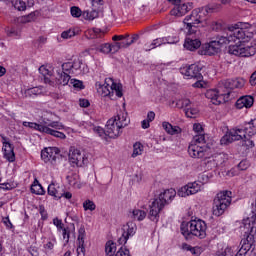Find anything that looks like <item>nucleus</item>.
Listing matches in <instances>:
<instances>
[{
	"mask_svg": "<svg viewBox=\"0 0 256 256\" xmlns=\"http://www.w3.org/2000/svg\"><path fill=\"white\" fill-rule=\"evenodd\" d=\"M187 51H197L201 47V34L197 36L195 33H186V39L183 44Z\"/></svg>",
	"mask_w": 256,
	"mask_h": 256,
	"instance_id": "obj_17",
	"label": "nucleus"
},
{
	"mask_svg": "<svg viewBox=\"0 0 256 256\" xmlns=\"http://www.w3.org/2000/svg\"><path fill=\"white\" fill-rule=\"evenodd\" d=\"M39 73H41V75H43L45 83H48L49 85H53L51 78H49V77H51V72L49 71V69H47V67L41 66L39 68Z\"/></svg>",
	"mask_w": 256,
	"mask_h": 256,
	"instance_id": "obj_36",
	"label": "nucleus"
},
{
	"mask_svg": "<svg viewBox=\"0 0 256 256\" xmlns=\"http://www.w3.org/2000/svg\"><path fill=\"white\" fill-rule=\"evenodd\" d=\"M94 133H96V135H98V137H100V139H107L108 134H107V128H105V130L103 128H101V126H95L92 128Z\"/></svg>",
	"mask_w": 256,
	"mask_h": 256,
	"instance_id": "obj_40",
	"label": "nucleus"
},
{
	"mask_svg": "<svg viewBox=\"0 0 256 256\" xmlns=\"http://www.w3.org/2000/svg\"><path fill=\"white\" fill-rule=\"evenodd\" d=\"M248 167L249 162H247V160H243L238 164L237 169H239L240 171H245Z\"/></svg>",
	"mask_w": 256,
	"mask_h": 256,
	"instance_id": "obj_59",
	"label": "nucleus"
},
{
	"mask_svg": "<svg viewBox=\"0 0 256 256\" xmlns=\"http://www.w3.org/2000/svg\"><path fill=\"white\" fill-rule=\"evenodd\" d=\"M183 23L185 33H189L190 35L195 33L197 36L201 35L199 28L204 26L201 10H193L190 15L184 18Z\"/></svg>",
	"mask_w": 256,
	"mask_h": 256,
	"instance_id": "obj_9",
	"label": "nucleus"
},
{
	"mask_svg": "<svg viewBox=\"0 0 256 256\" xmlns=\"http://www.w3.org/2000/svg\"><path fill=\"white\" fill-rule=\"evenodd\" d=\"M164 39V45H175V43H179V38L173 37V36H168V37H163Z\"/></svg>",
	"mask_w": 256,
	"mask_h": 256,
	"instance_id": "obj_51",
	"label": "nucleus"
},
{
	"mask_svg": "<svg viewBox=\"0 0 256 256\" xmlns=\"http://www.w3.org/2000/svg\"><path fill=\"white\" fill-rule=\"evenodd\" d=\"M69 87H74V89H84L83 82L77 79H70Z\"/></svg>",
	"mask_w": 256,
	"mask_h": 256,
	"instance_id": "obj_48",
	"label": "nucleus"
},
{
	"mask_svg": "<svg viewBox=\"0 0 256 256\" xmlns=\"http://www.w3.org/2000/svg\"><path fill=\"white\" fill-rule=\"evenodd\" d=\"M99 33H101V29L99 28L88 29L86 31V37H88V39H95L96 37H99Z\"/></svg>",
	"mask_w": 256,
	"mask_h": 256,
	"instance_id": "obj_43",
	"label": "nucleus"
},
{
	"mask_svg": "<svg viewBox=\"0 0 256 256\" xmlns=\"http://www.w3.org/2000/svg\"><path fill=\"white\" fill-rule=\"evenodd\" d=\"M231 195V191H222L216 195L212 207V213L215 217H221L227 211V207L231 205Z\"/></svg>",
	"mask_w": 256,
	"mask_h": 256,
	"instance_id": "obj_10",
	"label": "nucleus"
},
{
	"mask_svg": "<svg viewBox=\"0 0 256 256\" xmlns=\"http://www.w3.org/2000/svg\"><path fill=\"white\" fill-rule=\"evenodd\" d=\"M144 147L143 144L140 142H136L133 145V152H132V157H139V155H143Z\"/></svg>",
	"mask_w": 256,
	"mask_h": 256,
	"instance_id": "obj_39",
	"label": "nucleus"
},
{
	"mask_svg": "<svg viewBox=\"0 0 256 256\" xmlns=\"http://www.w3.org/2000/svg\"><path fill=\"white\" fill-rule=\"evenodd\" d=\"M185 115L186 117H189L190 119H195V117H197V115H199V108L193 106H190L189 108H186L185 111Z\"/></svg>",
	"mask_w": 256,
	"mask_h": 256,
	"instance_id": "obj_38",
	"label": "nucleus"
},
{
	"mask_svg": "<svg viewBox=\"0 0 256 256\" xmlns=\"http://www.w3.org/2000/svg\"><path fill=\"white\" fill-rule=\"evenodd\" d=\"M180 231L184 237L193 235L194 237H198V239H205L207 237V223L201 219L182 222Z\"/></svg>",
	"mask_w": 256,
	"mask_h": 256,
	"instance_id": "obj_7",
	"label": "nucleus"
},
{
	"mask_svg": "<svg viewBox=\"0 0 256 256\" xmlns=\"http://www.w3.org/2000/svg\"><path fill=\"white\" fill-rule=\"evenodd\" d=\"M185 103V99L172 100L170 102V107H177V109H183Z\"/></svg>",
	"mask_w": 256,
	"mask_h": 256,
	"instance_id": "obj_50",
	"label": "nucleus"
},
{
	"mask_svg": "<svg viewBox=\"0 0 256 256\" xmlns=\"http://www.w3.org/2000/svg\"><path fill=\"white\" fill-rule=\"evenodd\" d=\"M242 147H245L246 149H253V147H255V142H253L251 138H247V136H245L242 142Z\"/></svg>",
	"mask_w": 256,
	"mask_h": 256,
	"instance_id": "obj_49",
	"label": "nucleus"
},
{
	"mask_svg": "<svg viewBox=\"0 0 256 256\" xmlns=\"http://www.w3.org/2000/svg\"><path fill=\"white\" fill-rule=\"evenodd\" d=\"M115 256H131L129 249L121 247L115 254Z\"/></svg>",
	"mask_w": 256,
	"mask_h": 256,
	"instance_id": "obj_54",
	"label": "nucleus"
},
{
	"mask_svg": "<svg viewBox=\"0 0 256 256\" xmlns=\"http://www.w3.org/2000/svg\"><path fill=\"white\" fill-rule=\"evenodd\" d=\"M43 87L38 86V87H32L28 88L24 91L25 97H31L32 99H35V97H39V95H43Z\"/></svg>",
	"mask_w": 256,
	"mask_h": 256,
	"instance_id": "obj_31",
	"label": "nucleus"
},
{
	"mask_svg": "<svg viewBox=\"0 0 256 256\" xmlns=\"http://www.w3.org/2000/svg\"><path fill=\"white\" fill-rule=\"evenodd\" d=\"M245 137H247L245 126H237L227 132L221 138L220 143L221 145H229V143H233V141H241V139H244Z\"/></svg>",
	"mask_w": 256,
	"mask_h": 256,
	"instance_id": "obj_11",
	"label": "nucleus"
},
{
	"mask_svg": "<svg viewBox=\"0 0 256 256\" xmlns=\"http://www.w3.org/2000/svg\"><path fill=\"white\" fill-rule=\"evenodd\" d=\"M53 224L55 227H57L58 231H61L63 228V221H61L59 218H54L53 219Z\"/></svg>",
	"mask_w": 256,
	"mask_h": 256,
	"instance_id": "obj_60",
	"label": "nucleus"
},
{
	"mask_svg": "<svg viewBox=\"0 0 256 256\" xmlns=\"http://www.w3.org/2000/svg\"><path fill=\"white\" fill-rule=\"evenodd\" d=\"M191 3H179L171 10V15L174 17H183L184 15H187V12L191 11L192 8Z\"/></svg>",
	"mask_w": 256,
	"mask_h": 256,
	"instance_id": "obj_22",
	"label": "nucleus"
},
{
	"mask_svg": "<svg viewBox=\"0 0 256 256\" xmlns=\"http://www.w3.org/2000/svg\"><path fill=\"white\" fill-rule=\"evenodd\" d=\"M75 35V29H68L62 32L61 37L62 39H71L72 37H75Z\"/></svg>",
	"mask_w": 256,
	"mask_h": 256,
	"instance_id": "obj_52",
	"label": "nucleus"
},
{
	"mask_svg": "<svg viewBox=\"0 0 256 256\" xmlns=\"http://www.w3.org/2000/svg\"><path fill=\"white\" fill-rule=\"evenodd\" d=\"M205 143V133L202 134H196L190 144L194 145H203Z\"/></svg>",
	"mask_w": 256,
	"mask_h": 256,
	"instance_id": "obj_42",
	"label": "nucleus"
},
{
	"mask_svg": "<svg viewBox=\"0 0 256 256\" xmlns=\"http://www.w3.org/2000/svg\"><path fill=\"white\" fill-rule=\"evenodd\" d=\"M121 237L118 239L119 245H125L130 237L137 233V224L135 222H128L121 228Z\"/></svg>",
	"mask_w": 256,
	"mask_h": 256,
	"instance_id": "obj_15",
	"label": "nucleus"
},
{
	"mask_svg": "<svg viewBox=\"0 0 256 256\" xmlns=\"http://www.w3.org/2000/svg\"><path fill=\"white\" fill-rule=\"evenodd\" d=\"M59 153L60 151L57 147L44 148L41 151V159L44 161V163H47V165H57L60 158Z\"/></svg>",
	"mask_w": 256,
	"mask_h": 256,
	"instance_id": "obj_13",
	"label": "nucleus"
},
{
	"mask_svg": "<svg viewBox=\"0 0 256 256\" xmlns=\"http://www.w3.org/2000/svg\"><path fill=\"white\" fill-rule=\"evenodd\" d=\"M116 251H117V244H115V242H113L111 240L106 242L105 252H106L107 256H113Z\"/></svg>",
	"mask_w": 256,
	"mask_h": 256,
	"instance_id": "obj_35",
	"label": "nucleus"
},
{
	"mask_svg": "<svg viewBox=\"0 0 256 256\" xmlns=\"http://www.w3.org/2000/svg\"><path fill=\"white\" fill-rule=\"evenodd\" d=\"M95 49L96 51L103 53V55H115V53H119V45L115 43H104Z\"/></svg>",
	"mask_w": 256,
	"mask_h": 256,
	"instance_id": "obj_23",
	"label": "nucleus"
},
{
	"mask_svg": "<svg viewBox=\"0 0 256 256\" xmlns=\"http://www.w3.org/2000/svg\"><path fill=\"white\" fill-rule=\"evenodd\" d=\"M85 239H87V232L85 231V226H80L78 229L76 249L78 256H85Z\"/></svg>",
	"mask_w": 256,
	"mask_h": 256,
	"instance_id": "obj_21",
	"label": "nucleus"
},
{
	"mask_svg": "<svg viewBox=\"0 0 256 256\" xmlns=\"http://www.w3.org/2000/svg\"><path fill=\"white\" fill-rule=\"evenodd\" d=\"M68 159L72 167H83V165H85V154H82L81 150H70Z\"/></svg>",
	"mask_w": 256,
	"mask_h": 256,
	"instance_id": "obj_19",
	"label": "nucleus"
},
{
	"mask_svg": "<svg viewBox=\"0 0 256 256\" xmlns=\"http://www.w3.org/2000/svg\"><path fill=\"white\" fill-rule=\"evenodd\" d=\"M31 193H34V195H45V190L41 184H34L31 186Z\"/></svg>",
	"mask_w": 256,
	"mask_h": 256,
	"instance_id": "obj_45",
	"label": "nucleus"
},
{
	"mask_svg": "<svg viewBox=\"0 0 256 256\" xmlns=\"http://www.w3.org/2000/svg\"><path fill=\"white\" fill-rule=\"evenodd\" d=\"M182 249L183 251H189V253H191V255H194V256H200L203 251H205V249L201 246H191L187 243H183L182 244Z\"/></svg>",
	"mask_w": 256,
	"mask_h": 256,
	"instance_id": "obj_30",
	"label": "nucleus"
},
{
	"mask_svg": "<svg viewBox=\"0 0 256 256\" xmlns=\"http://www.w3.org/2000/svg\"><path fill=\"white\" fill-rule=\"evenodd\" d=\"M13 6L17 11H25L27 9V4H25V1L23 0H15Z\"/></svg>",
	"mask_w": 256,
	"mask_h": 256,
	"instance_id": "obj_46",
	"label": "nucleus"
},
{
	"mask_svg": "<svg viewBox=\"0 0 256 256\" xmlns=\"http://www.w3.org/2000/svg\"><path fill=\"white\" fill-rule=\"evenodd\" d=\"M111 119H116V123L122 128L127 127L130 122L129 117L127 116V112L125 110L118 111L117 115Z\"/></svg>",
	"mask_w": 256,
	"mask_h": 256,
	"instance_id": "obj_27",
	"label": "nucleus"
},
{
	"mask_svg": "<svg viewBox=\"0 0 256 256\" xmlns=\"http://www.w3.org/2000/svg\"><path fill=\"white\" fill-rule=\"evenodd\" d=\"M245 132L249 137L256 135V118L244 124Z\"/></svg>",
	"mask_w": 256,
	"mask_h": 256,
	"instance_id": "obj_32",
	"label": "nucleus"
},
{
	"mask_svg": "<svg viewBox=\"0 0 256 256\" xmlns=\"http://www.w3.org/2000/svg\"><path fill=\"white\" fill-rule=\"evenodd\" d=\"M87 73H89V66L79 58L64 62L61 68L56 70V85L65 87L69 85L71 75H87Z\"/></svg>",
	"mask_w": 256,
	"mask_h": 256,
	"instance_id": "obj_4",
	"label": "nucleus"
},
{
	"mask_svg": "<svg viewBox=\"0 0 256 256\" xmlns=\"http://www.w3.org/2000/svg\"><path fill=\"white\" fill-rule=\"evenodd\" d=\"M60 199H66L67 201H71V199H73V193L65 191V189L63 188L62 193L60 194Z\"/></svg>",
	"mask_w": 256,
	"mask_h": 256,
	"instance_id": "obj_53",
	"label": "nucleus"
},
{
	"mask_svg": "<svg viewBox=\"0 0 256 256\" xmlns=\"http://www.w3.org/2000/svg\"><path fill=\"white\" fill-rule=\"evenodd\" d=\"M152 42L154 43V46L156 47V49H157V47H161V45H165V40H164L163 37L162 38H156Z\"/></svg>",
	"mask_w": 256,
	"mask_h": 256,
	"instance_id": "obj_61",
	"label": "nucleus"
},
{
	"mask_svg": "<svg viewBox=\"0 0 256 256\" xmlns=\"http://www.w3.org/2000/svg\"><path fill=\"white\" fill-rule=\"evenodd\" d=\"M162 127L164 129V131H166V133L168 135H180V133H182V129L179 126H173L171 123L169 122H163L162 123Z\"/></svg>",
	"mask_w": 256,
	"mask_h": 256,
	"instance_id": "obj_29",
	"label": "nucleus"
},
{
	"mask_svg": "<svg viewBox=\"0 0 256 256\" xmlns=\"http://www.w3.org/2000/svg\"><path fill=\"white\" fill-rule=\"evenodd\" d=\"M55 245H57V238H55V236H52L44 243V249L46 253H51V251L55 249Z\"/></svg>",
	"mask_w": 256,
	"mask_h": 256,
	"instance_id": "obj_34",
	"label": "nucleus"
},
{
	"mask_svg": "<svg viewBox=\"0 0 256 256\" xmlns=\"http://www.w3.org/2000/svg\"><path fill=\"white\" fill-rule=\"evenodd\" d=\"M24 127H29V129H34L40 133H45L46 135H51L57 139H66L67 136L61 131H65L67 127L63 123L55 120V114L48 113L42 116L38 123L35 122H23Z\"/></svg>",
	"mask_w": 256,
	"mask_h": 256,
	"instance_id": "obj_3",
	"label": "nucleus"
},
{
	"mask_svg": "<svg viewBox=\"0 0 256 256\" xmlns=\"http://www.w3.org/2000/svg\"><path fill=\"white\" fill-rule=\"evenodd\" d=\"M6 33L9 37H19V31L15 28H8Z\"/></svg>",
	"mask_w": 256,
	"mask_h": 256,
	"instance_id": "obj_57",
	"label": "nucleus"
},
{
	"mask_svg": "<svg viewBox=\"0 0 256 256\" xmlns=\"http://www.w3.org/2000/svg\"><path fill=\"white\" fill-rule=\"evenodd\" d=\"M203 191V184L201 182H189L188 184L182 186L178 190L179 197H189L190 195H197Z\"/></svg>",
	"mask_w": 256,
	"mask_h": 256,
	"instance_id": "obj_14",
	"label": "nucleus"
},
{
	"mask_svg": "<svg viewBox=\"0 0 256 256\" xmlns=\"http://www.w3.org/2000/svg\"><path fill=\"white\" fill-rule=\"evenodd\" d=\"M63 189V186H61L59 183L51 182V184L48 185V195L54 197L55 199H61Z\"/></svg>",
	"mask_w": 256,
	"mask_h": 256,
	"instance_id": "obj_24",
	"label": "nucleus"
},
{
	"mask_svg": "<svg viewBox=\"0 0 256 256\" xmlns=\"http://www.w3.org/2000/svg\"><path fill=\"white\" fill-rule=\"evenodd\" d=\"M123 129L118 123L117 119H109L106 123V133L110 139H117L121 135Z\"/></svg>",
	"mask_w": 256,
	"mask_h": 256,
	"instance_id": "obj_20",
	"label": "nucleus"
},
{
	"mask_svg": "<svg viewBox=\"0 0 256 256\" xmlns=\"http://www.w3.org/2000/svg\"><path fill=\"white\" fill-rule=\"evenodd\" d=\"M82 16L87 21H93L94 19H97V17H99V12H97V10H86L82 13Z\"/></svg>",
	"mask_w": 256,
	"mask_h": 256,
	"instance_id": "obj_37",
	"label": "nucleus"
},
{
	"mask_svg": "<svg viewBox=\"0 0 256 256\" xmlns=\"http://www.w3.org/2000/svg\"><path fill=\"white\" fill-rule=\"evenodd\" d=\"M177 192L175 189L164 190L149 205L148 219L153 223H159L161 211L165 209V205H169L174 199Z\"/></svg>",
	"mask_w": 256,
	"mask_h": 256,
	"instance_id": "obj_5",
	"label": "nucleus"
},
{
	"mask_svg": "<svg viewBox=\"0 0 256 256\" xmlns=\"http://www.w3.org/2000/svg\"><path fill=\"white\" fill-rule=\"evenodd\" d=\"M255 100L253 99V96H242L236 101V108L237 109H249L250 107H253V103Z\"/></svg>",
	"mask_w": 256,
	"mask_h": 256,
	"instance_id": "obj_26",
	"label": "nucleus"
},
{
	"mask_svg": "<svg viewBox=\"0 0 256 256\" xmlns=\"http://www.w3.org/2000/svg\"><path fill=\"white\" fill-rule=\"evenodd\" d=\"M180 73L187 79H203V74H201V67H199L197 64L182 66L180 68Z\"/></svg>",
	"mask_w": 256,
	"mask_h": 256,
	"instance_id": "obj_16",
	"label": "nucleus"
},
{
	"mask_svg": "<svg viewBox=\"0 0 256 256\" xmlns=\"http://www.w3.org/2000/svg\"><path fill=\"white\" fill-rule=\"evenodd\" d=\"M250 85H256V71L250 76Z\"/></svg>",
	"mask_w": 256,
	"mask_h": 256,
	"instance_id": "obj_64",
	"label": "nucleus"
},
{
	"mask_svg": "<svg viewBox=\"0 0 256 256\" xmlns=\"http://www.w3.org/2000/svg\"><path fill=\"white\" fill-rule=\"evenodd\" d=\"M114 45H118V51L120 49H127V47L131 46V42L129 40V36H127L124 40L121 42H114Z\"/></svg>",
	"mask_w": 256,
	"mask_h": 256,
	"instance_id": "obj_47",
	"label": "nucleus"
},
{
	"mask_svg": "<svg viewBox=\"0 0 256 256\" xmlns=\"http://www.w3.org/2000/svg\"><path fill=\"white\" fill-rule=\"evenodd\" d=\"M131 215L135 221H143L145 217H147V212H145V210L135 208L131 211Z\"/></svg>",
	"mask_w": 256,
	"mask_h": 256,
	"instance_id": "obj_33",
	"label": "nucleus"
},
{
	"mask_svg": "<svg viewBox=\"0 0 256 256\" xmlns=\"http://www.w3.org/2000/svg\"><path fill=\"white\" fill-rule=\"evenodd\" d=\"M79 105L80 107H89L90 103H89V100L85 99V98H82L79 100Z\"/></svg>",
	"mask_w": 256,
	"mask_h": 256,
	"instance_id": "obj_63",
	"label": "nucleus"
},
{
	"mask_svg": "<svg viewBox=\"0 0 256 256\" xmlns=\"http://www.w3.org/2000/svg\"><path fill=\"white\" fill-rule=\"evenodd\" d=\"M70 13H71L72 17H81V15H82L80 8L77 6L71 7Z\"/></svg>",
	"mask_w": 256,
	"mask_h": 256,
	"instance_id": "obj_55",
	"label": "nucleus"
},
{
	"mask_svg": "<svg viewBox=\"0 0 256 256\" xmlns=\"http://www.w3.org/2000/svg\"><path fill=\"white\" fill-rule=\"evenodd\" d=\"M2 137V153L4 159H7L9 163H13L15 161V151L13 148V144L9 141V138L5 136Z\"/></svg>",
	"mask_w": 256,
	"mask_h": 256,
	"instance_id": "obj_18",
	"label": "nucleus"
},
{
	"mask_svg": "<svg viewBox=\"0 0 256 256\" xmlns=\"http://www.w3.org/2000/svg\"><path fill=\"white\" fill-rule=\"evenodd\" d=\"M31 21H35V13H30L26 16H22L20 18H18V23H31Z\"/></svg>",
	"mask_w": 256,
	"mask_h": 256,
	"instance_id": "obj_44",
	"label": "nucleus"
},
{
	"mask_svg": "<svg viewBox=\"0 0 256 256\" xmlns=\"http://www.w3.org/2000/svg\"><path fill=\"white\" fill-rule=\"evenodd\" d=\"M231 90L221 82L216 88L209 89L205 93L206 99H209L213 105H223L229 101Z\"/></svg>",
	"mask_w": 256,
	"mask_h": 256,
	"instance_id": "obj_8",
	"label": "nucleus"
},
{
	"mask_svg": "<svg viewBox=\"0 0 256 256\" xmlns=\"http://www.w3.org/2000/svg\"><path fill=\"white\" fill-rule=\"evenodd\" d=\"M188 153L193 159H204V157H209V155L213 154V149L205 145L190 144Z\"/></svg>",
	"mask_w": 256,
	"mask_h": 256,
	"instance_id": "obj_12",
	"label": "nucleus"
},
{
	"mask_svg": "<svg viewBox=\"0 0 256 256\" xmlns=\"http://www.w3.org/2000/svg\"><path fill=\"white\" fill-rule=\"evenodd\" d=\"M95 87L100 97H108L111 101L123 97V85L115 82L113 78H106L104 82H96Z\"/></svg>",
	"mask_w": 256,
	"mask_h": 256,
	"instance_id": "obj_6",
	"label": "nucleus"
},
{
	"mask_svg": "<svg viewBox=\"0 0 256 256\" xmlns=\"http://www.w3.org/2000/svg\"><path fill=\"white\" fill-rule=\"evenodd\" d=\"M199 183L203 185H205V183H209V175L208 174H200L199 175Z\"/></svg>",
	"mask_w": 256,
	"mask_h": 256,
	"instance_id": "obj_58",
	"label": "nucleus"
},
{
	"mask_svg": "<svg viewBox=\"0 0 256 256\" xmlns=\"http://www.w3.org/2000/svg\"><path fill=\"white\" fill-rule=\"evenodd\" d=\"M255 27L249 22H237L228 26L226 35L218 36L204 46V55H215L221 47L229 45L228 53L236 57H253L256 53Z\"/></svg>",
	"mask_w": 256,
	"mask_h": 256,
	"instance_id": "obj_1",
	"label": "nucleus"
},
{
	"mask_svg": "<svg viewBox=\"0 0 256 256\" xmlns=\"http://www.w3.org/2000/svg\"><path fill=\"white\" fill-rule=\"evenodd\" d=\"M153 49H156L154 42H148L144 45V51H153Z\"/></svg>",
	"mask_w": 256,
	"mask_h": 256,
	"instance_id": "obj_62",
	"label": "nucleus"
},
{
	"mask_svg": "<svg viewBox=\"0 0 256 256\" xmlns=\"http://www.w3.org/2000/svg\"><path fill=\"white\" fill-rule=\"evenodd\" d=\"M202 165L204 167V171H211V169H215L217 167V161L213 157V153L211 155L204 156Z\"/></svg>",
	"mask_w": 256,
	"mask_h": 256,
	"instance_id": "obj_28",
	"label": "nucleus"
},
{
	"mask_svg": "<svg viewBox=\"0 0 256 256\" xmlns=\"http://www.w3.org/2000/svg\"><path fill=\"white\" fill-rule=\"evenodd\" d=\"M241 229L244 233L243 238L241 240V248L234 256H247V253L251 251L253 245H255L256 241V214L255 212H251L249 216L242 220ZM237 251V248L234 247H226L224 251L218 252L215 256H233V254Z\"/></svg>",
	"mask_w": 256,
	"mask_h": 256,
	"instance_id": "obj_2",
	"label": "nucleus"
},
{
	"mask_svg": "<svg viewBox=\"0 0 256 256\" xmlns=\"http://www.w3.org/2000/svg\"><path fill=\"white\" fill-rule=\"evenodd\" d=\"M82 207L84 211H95V209H97V205H95V202L89 199L83 202Z\"/></svg>",
	"mask_w": 256,
	"mask_h": 256,
	"instance_id": "obj_41",
	"label": "nucleus"
},
{
	"mask_svg": "<svg viewBox=\"0 0 256 256\" xmlns=\"http://www.w3.org/2000/svg\"><path fill=\"white\" fill-rule=\"evenodd\" d=\"M222 83H224V87H227L230 90V93H231V89H242V87H245V79L243 78L226 80Z\"/></svg>",
	"mask_w": 256,
	"mask_h": 256,
	"instance_id": "obj_25",
	"label": "nucleus"
},
{
	"mask_svg": "<svg viewBox=\"0 0 256 256\" xmlns=\"http://www.w3.org/2000/svg\"><path fill=\"white\" fill-rule=\"evenodd\" d=\"M193 131L196 132V135L205 133V131L203 130V125H201L200 123H195L193 125Z\"/></svg>",
	"mask_w": 256,
	"mask_h": 256,
	"instance_id": "obj_56",
	"label": "nucleus"
}]
</instances>
